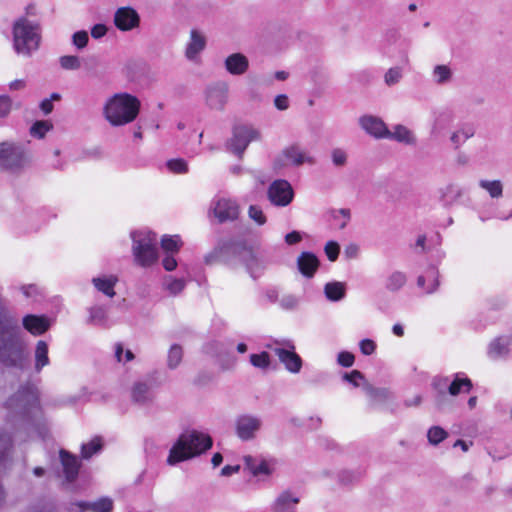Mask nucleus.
<instances>
[{
	"mask_svg": "<svg viewBox=\"0 0 512 512\" xmlns=\"http://www.w3.org/2000/svg\"><path fill=\"white\" fill-rule=\"evenodd\" d=\"M204 263H220L231 269L243 266L251 278L256 280L264 274L268 260L259 241L229 237L217 241L214 248L204 256Z\"/></svg>",
	"mask_w": 512,
	"mask_h": 512,
	"instance_id": "f257e3e1",
	"label": "nucleus"
},
{
	"mask_svg": "<svg viewBox=\"0 0 512 512\" xmlns=\"http://www.w3.org/2000/svg\"><path fill=\"white\" fill-rule=\"evenodd\" d=\"M30 351L18 319L11 313L0 286V365L25 371L30 367Z\"/></svg>",
	"mask_w": 512,
	"mask_h": 512,
	"instance_id": "f03ea898",
	"label": "nucleus"
},
{
	"mask_svg": "<svg viewBox=\"0 0 512 512\" xmlns=\"http://www.w3.org/2000/svg\"><path fill=\"white\" fill-rule=\"evenodd\" d=\"M9 410L6 421L17 430V422L25 428L40 430L39 418L43 415V409L40 402V392L31 382H26L19 386L18 390L12 394L4 403Z\"/></svg>",
	"mask_w": 512,
	"mask_h": 512,
	"instance_id": "7ed1b4c3",
	"label": "nucleus"
},
{
	"mask_svg": "<svg viewBox=\"0 0 512 512\" xmlns=\"http://www.w3.org/2000/svg\"><path fill=\"white\" fill-rule=\"evenodd\" d=\"M213 446L212 437L197 430L183 432L170 448L167 464L177 465L186 460L198 457Z\"/></svg>",
	"mask_w": 512,
	"mask_h": 512,
	"instance_id": "20e7f679",
	"label": "nucleus"
},
{
	"mask_svg": "<svg viewBox=\"0 0 512 512\" xmlns=\"http://www.w3.org/2000/svg\"><path fill=\"white\" fill-rule=\"evenodd\" d=\"M141 108L140 100L127 92L117 93L109 98L104 106L106 120L115 127L133 122Z\"/></svg>",
	"mask_w": 512,
	"mask_h": 512,
	"instance_id": "39448f33",
	"label": "nucleus"
},
{
	"mask_svg": "<svg viewBox=\"0 0 512 512\" xmlns=\"http://www.w3.org/2000/svg\"><path fill=\"white\" fill-rule=\"evenodd\" d=\"M13 48L17 54L31 56L39 48L41 35L40 25L21 16L16 19L12 27Z\"/></svg>",
	"mask_w": 512,
	"mask_h": 512,
	"instance_id": "423d86ee",
	"label": "nucleus"
},
{
	"mask_svg": "<svg viewBox=\"0 0 512 512\" xmlns=\"http://www.w3.org/2000/svg\"><path fill=\"white\" fill-rule=\"evenodd\" d=\"M133 255L135 262L141 267H151L159 258L156 234L153 232L132 231Z\"/></svg>",
	"mask_w": 512,
	"mask_h": 512,
	"instance_id": "0eeeda50",
	"label": "nucleus"
},
{
	"mask_svg": "<svg viewBox=\"0 0 512 512\" xmlns=\"http://www.w3.org/2000/svg\"><path fill=\"white\" fill-rule=\"evenodd\" d=\"M260 138V132L247 125H236L232 129V137L227 140L226 148L239 158H242L250 142Z\"/></svg>",
	"mask_w": 512,
	"mask_h": 512,
	"instance_id": "6e6552de",
	"label": "nucleus"
},
{
	"mask_svg": "<svg viewBox=\"0 0 512 512\" xmlns=\"http://www.w3.org/2000/svg\"><path fill=\"white\" fill-rule=\"evenodd\" d=\"M28 161L27 153L22 144L0 142V164L7 169L22 168Z\"/></svg>",
	"mask_w": 512,
	"mask_h": 512,
	"instance_id": "1a4fd4ad",
	"label": "nucleus"
},
{
	"mask_svg": "<svg viewBox=\"0 0 512 512\" xmlns=\"http://www.w3.org/2000/svg\"><path fill=\"white\" fill-rule=\"evenodd\" d=\"M158 374V371H154L148 375L146 381H136L133 384L131 388V399L134 403L140 406H146L153 402L155 395L152 389L162 385V382L157 380Z\"/></svg>",
	"mask_w": 512,
	"mask_h": 512,
	"instance_id": "9d476101",
	"label": "nucleus"
},
{
	"mask_svg": "<svg viewBox=\"0 0 512 512\" xmlns=\"http://www.w3.org/2000/svg\"><path fill=\"white\" fill-rule=\"evenodd\" d=\"M393 46H395L398 50L401 63L407 64L409 61L408 49L410 47V41L405 38H401L397 29L390 28L385 31L383 36L381 44L382 53L389 57L394 56L392 51Z\"/></svg>",
	"mask_w": 512,
	"mask_h": 512,
	"instance_id": "9b49d317",
	"label": "nucleus"
},
{
	"mask_svg": "<svg viewBox=\"0 0 512 512\" xmlns=\"http://www.w3.org/2000/svg\"><path fill=\"white\" fill-rule=\"evenodd\" d=\"M283 345L284 347L273 348L271 344H267L266 347L274 351L280 362L289 372L294 374L299 373L303 365V360L296 353L295 345L291 340L283 341Z\"/></svg>",
	"mask_w": 512,
	"mask_h": 512,
	"instance_id": "f8f14e48",
	"label": "nucleus"
},
{
	"mask_svg": "<svg viewBox=\"0 0 512 512\" xmlns=\"http://www.w3.org/2000/svg\"><path fill=\"white\" fill-rule=\"evenodd\" d=\"M261 427V418L252 414H241L235 419V434L243 442L255 439Z\"/></svg>",
	"mask_w": 512,
	"mask_h": 512,
	"instance_id": "ddd939ff",
	"label": "nucleus"
},
{
	"mask_svg": "<svg viewBox=\"0 0 512 512\" xmlns=\"http://www.w3.org/2000/svg\"><path fill=\"white\" fill-rule=\"evenodd\" d=\"M269 201L278 207L289 205L294 198V191L291 184L285 179L273 181L267 191Z\"/></svg>",
	"mask_w": 512,
	"mask_h": 512,
	"instance_id": "4468645a",
	"label": "nucleus"
},
{
	"mask_svg": "<svg viewBox=\"0 0 512 512\" xmlns=\"http://www.w3.org/2000/svg\"><path fill=\"white\" fill-rule=\"evenodd\" d=\"M52 322V319L46 314H26L22 318L21 329L23 328L34 336H40L51 328Z\"/></svg>",
	"mask_w": 512,
	"mask_h": 512,
	"instance_id": "2eb2a0df",
	"label": "nucleus"
},
{
	"mask_svg": "<svg viewBox=\"0 0 512 512\" xmlns=\"http://www.w3.org/2000/svg\"><path fill=\"white\" fill-rule=\"evenodd\" d=\"M140 24L138 12L130 7H120L114 14V25L120 31H131Z\"/></svg>",
	"mask_w": 512,
	"mask_h": 512,
	"instance_id": "dca6fc26",
	"label": "nucleus"
},
{
	"mask_svg": "<svg viewBox=\"0 0 512 512\" xmlns=\"http://www.w3.org/2000/svg\"><path fill=\"white\" fill-rule=\"evenodd\" d=\"M359 125L375 139H386L388 127L381 118L373 115H363L359 118Z\"/></svg>",
	"mask_w": 512,
	"mask_h": 512,
	"instance_id": "f3484780",
	"label": "nucleus"
},
{
	"mask_svg": "<svg viewBox=\"0 0 512 512\" xmlns=\"http://www.w3.org/2000/svg\"><path fill=\"white\" fill-rule=\"evenodd\" d=\"M213 213L221 224L227 221H234L239 216V206L236 201L221 198L216 201Z\"/></svg>",
	"mask_w": 512,
	"mask_h": 512,
	"instance_id": "a211bd4d",
	"label": "nucleus"
},
{
	"mask_svg": "<svg viewBox=\"0 0 512 512\" xmlns=\"http://www.w3.org/2000/svg\"><path fill=\"white\" fill-rule=\"evenodd\" d=\"M60 461L63 466V473L65 480L68 483L76 481L79 475L81 463L76 455L71 452L61 449L59 452Z\"/></svg>",
	"mask_w": 512,
	"mask_h": 512,
	"instance_id": "6ab92c4d",
	"label": "nucleus"
},
{
	"mask_svg": "<svg viewBox=\"0 0 512 512\" xmlns=\"http://www.w3.org/2000/svg\"><path fill=\"white\" fill-rule=\"evenodd\" d=\"M320 267V260L311 251H303L297 258V269L307 279L313 278Z\"/></svg>",
	"mask_w": 512,
	"mask_h": 512,
	"instance_id": "aec40b11",
	"label": "nucleus"
},
{
	"mask_svg": "<svg viewBox=\"0 0 512 512\" xmlns=\"http://www.w3.org/2000/svg\"><path fill=\"white\" fill-rule=\"evenodd\" d=\"M300 497L287 489L282 491L271 504L272 512H296Z\"/></svg>",
	"mask_w": 512,
	"mask_h": 512,
	"instance_id": "412c9836",
	"label": "nucleus"
},
{
	"mask_svg": "<svg viewBox=\"0 0 512 512\" xmlns=\"http://www.w3.org/2000/svg\"><path fill=\"white\" fill-rule=\"evenodd\" d=\"M228 86L225 83H217L206 89V102L212 109H222L227 101Z\"/></svg>",
	"mask_w": 512,
	"mask_h": 512,
	"instance_id": "4be33fe9",
	"label": "nucleus"
},
{
	"mask_svg": "<svg viewBox=\"0 0 512 512\" xmlns=\"http://www.w3.org/2000/svg\"><path fill=\"white\" fill-rule=\"evenodd\" d=\"M512 344L511 336H498L494 338L487 347V355L493 360L505 358L510 353L509 346Z\"/></svg>",
	"mask_w": 512,
	"mask_h": 512,
	"instance_id": "5701e85b",
	"label": "nucleus"
},
{
	"mask_svg": "<svg viewBox=\"0 0 512 512\" xmlns=\"http://www.w3.org/2000/svg\"><path fill=\"white\" fill-rule=\"evenodd\" d=\"M245 469L249 470V472L254 476L266 475L269 476L273 473L274 468H272L269 462L262 457H255L251 455H245L243 457Z\"/></svg>",
	"mask_w": 512,
	"mask_h": 512,
	"instance_id": "b1692460",
	"label": "nucleus"
},
{
	"mask_svg": "<svg viewBox=\"0 0 512 512\" xmlns=\"http://www.w3.org/2000/svg\"><path fill=\"white\" fill-rule=\"evenodd\" d=\"M224 66L228 73L239 76L248 70L249 60L243 53L236 52L226 57Z\"/></svg>",
	"mask_w": 512,
	"mask_h": 512,
	"instance_id": "393cba45",
	"label": "nucleus"
},
{
	"mask_svg": "<svg viewBox=\"0 0 512 512\" xmlns=\"http://www.w3.org/2000/svg\"><path fill=\"white\" fill-rule=\"evenodd\" d=\"M207 44L206 37L197 29L190 32V41L185 50V56L188 60H195L197 56L205 49Z\"/></svg>",
	"mask_w": 512,
	"mask_h": 512,
	"instance_id": "a878e982",
	"label": "nucleus"
},
{
	"mask_svg": "<svg viewBox=\"0 0 512 512\" xmlns=\"http://www.w3.org/2000/svg\"><path fill=\"white\" fill-rule=\"evenodd\" d=\"M75 504L77 505V507L87 509V511L91 512H113L114 509V502L108 496L100 497L99 499L93 502L77 500L75 501Z\"/></svg>",
	"mask_w": 512,
	"mask_h": 512,
	"instance_id": "bb28decb",
	"label": "nucleus"
},
{
	"mask_svg": "<svg viewBox=\"0 0 512 512\" xmlns=\"http://www.w3.org/2000/svg\"><path fill=\"white\" fill-rule=\"evenodd\" d=\"M473 388L471 379L463 372L454 374V379L450 381L449 395L457 396L460 393H469Z\"/></svg>",
	"mask_w": 512,
	"mask_h": 512,
	"instance_id": "cd10ccee",
	"label": "nucleus"
},
{
	"mask_svg": "<svg viewBox=\"0 0 512 512\" xmlns=\"http://www.w3.org/2000/svg\"><path fill=\"white\" fill-rule=\"evenodd\" d=\"M282 155L287 160V162L293 166H300L305 162L310 164L314 163L313 158L305 156V154L302 153L299 147L295 144L285 148L282 152Z\"/></svg>",
	"mask_w": 512,
	"mask_h": 512,
	"instance_id": "c85d7f7f",
	"label": "nucleus"
},
{
	"mask_svg": "<svg viewBox=\"0 0 512 512\" xmlns=\"http://www.w3.org/2000/svg\"><path fill=\"white\" fill-rule=\"evenodd\" d=\"M117 281L118 278L114 275H110L108 277H95L92 279V283L95 286V288L110 298L114 297L116 294L114 288Z\"/></svg>",
	"mask_w": 512,
	"mask_h": 512,
	"instance_id": "c756f323",
	"label": "nucleus"
},
{
	"mask_svg": "<svg viewBox=\"0 0 512 512\" xmlns=\"http://www.w3.org/2000/svg\"><path fill=\"white\" fill-rule=\"evenodd\" d=\"M324 294L329 301H341L346 296V284L338 281L328 282L324 286Z\"/></svg>",
	"mask_w": 512,
	"mask_h": 512,
	"instance_id": "7c9ffc66",
	"label": "nucleus"
},
{
	"mask_svg": "<svg viewBox=\"0 0 512 512\" xmlns=\"http://www.w3.org/2000/svg\"><path fill=\"white\" fill-rule=\"evenodd\" d=\"M386 139L394 140L407 145L415 144L416 140L412 132L404 125L397 124L394 131L388 129Z\"/></svg>",
	"mask_w": 512,
	"mask_h": 512,
	"instance_id": "2f4dec72",
	"label": "nucleus"
},
{
	"mask_svg": "<svg viewBox=\"0 0 512 512\" xmlns=\"http://www.w3.org/2000/svg\"><path fill=\"white\" fill-rule=\"evenodd\" d=\"M12 448V435L3 429H0V469L6 467Z\"/></svg>",
	"mask_w": 512,
	"mask_h": 512,
	"instance_id": "473e14b6",
	"label": "nucleus"
},
{
	"mask_svg": "<svg viewBox=\"0 0 512 512\" xmlns=\"http://www.w3.org/2000/svg\"><path fill=\"white\" fill-rule=\"evenodd\" d=\"M48 364V344L43 340H39L35 349V369L39 372L44 366Z\"/></svg>",
	"mask_w": 512,
	"mask_h": 512,
	"instance_id": "72a5a7b5",
	"label": "nucleus"
},
{
	"mask_svg": "<svg viewBox=\"0 0 512 512\" xmlns=\"http://www.w3.org/2000/svg\"><path fill=\"white\" fill-rule=\"evenodd\" d=\"M363 477V471L360 469L348 470L343 469L338 472L337 478L341 485L347 486L358 483Z\"/></svg>",
	"mask_w": 512,
	"mask_h": 512,
	"instance_id": "f704fd0d",
	"label": "nucleus"
},
{
	"mask_svg": "<svg viewBox=\"0 0 512 512\" xmlns=\"http://www.w3.org/2000/svg\"><path fill=\"white\" fill-rule=\"evenodd\" d=\"M160 244L167 254H175L180 250L182 241L179 235H164Z\"/></svg>",
	"mask_w": 512,
	"mask_h": 512,
	"instance_id": "c9c22d12",
	"label": "nucleus"
},
{
	"mask_svg": "<svg viewBox=\"0 0 512 512\" xmlns=\"http://www.w3.org/2000/svg\"><path fill=\"white\" fill-rule=\"evenodd\" d=\"M440 193V202L445 207L451 206L462 195V191L460 189H455V187L451 184L446 186L444 189H441Z\"/></svg>",
	"mask_w": 512,
	"mask_h": 512,
	"instance_id": "e433bc0d",
	"label": "nucleus"
},
{
	"mask_svg": "<svg viewBox=\"0 0 512 512\" xmlns=\"http://www.w3.org/2000/svg\"><path fill=\"white\" fill-rule=\"evenodd\" d=\"M102 448V439L100 437H95L88 443H83L81 445V457L83 459H90L93 455L100 452Z\"/></svg>",
	"mask_w": 512,
	"mask_h": 512,
	"instance_id": "4c0bfd02",
	"label": "nucleus"
},
{
	"mask_svg": "<svg viewBox=\"0 0 512 512\" xmlns=\"http://www.w3.org/2000/svg\"><path fill=\"white\" fill-rule=\"evenodd\" d=\"M406 281L407 278L403 272L395 271L388 277L385 287L391 292H396L406 284Z\"/></svg>",
	"mask_w": 512,
	"mask_h": 512,
	"instance_id": "58836bf2",
	"label": "nucleus"
},
{
	"mask_svg": "<svg viewBox=\"0 0 512 512\" xmlns=\"http://www.w3.org/2000/svg\"><path fill=\"white\" fill-rule=\"evenodd\" d=\"M183 358V349L179 344H172L167 356V367L171 370L176 369Z\"/></svg>",
	"mask_w": 512,
	"mask_h": 512,
	"instance_id": "ea45409f",
	"label": "nucleus"
},
{
	"mask_svg": "<svg viewBox=\"0 0 512 512\" xmlns=\"http://www.w3.org/2000/svg\"><path fill=\"white\" fill-rule=\"evenodd\" d=\"M186 287V280L184 278H174L166 276L164 288L173 296L180 294Z\"/></svg>",
	"mask_w": 512,
	"mask_h": 512,
	"instance_id": "a19ab883",
	"label": "nucleus"
},
{
	"mask_svg": "<svg viewBox=\"0 0 512 512\" xmlns=\"http://www.w3.org/2000/svg\"><path fill=\"white\" fill-rule=\"evenodd\" d=\"M249 362L255 368L266 370L271 366V356L267 351L252 353L249 356Z\"/></svg>",
	"mask_w": 512,
	"mask_h": 512,
	"instance_id": "79ce46f5",
	"label": "nucleus"
},
{
	"mask_svg": "<svg viewBox=\"0 0 512 512\" xmlns=\"http://www.w3.org/2000/svg\"><path fill=\"white\" fill-rule=\"evenodd\" d=\"M449 436L441 426H432L427 431V439L430 445L437 446Z\"/></svg>",
	"mask_w": 512,
	"mask_h": 512,
	"instance_id": "37998d69",
	"label": "nucleus"
},
{
	"mask_svg": "<svg viewBox=\"0 0 512 512\" xmlns=\"http://www.w3.org/2000/svg\"><path fill=\"white\" fill-rule=\"evenodd\" d=\"M424 276H426V281L430 282L431 284L427 286L426 293L431 294L435 292L439 285V271L435 265H429L425 271Z\"/></svg>",
	"mask_w": 512,
	"mask_h": 512,
	"instance_id": "c03bdc74",
	"label": "nucleus"
},
{
	"mask_svg": "<svg viewBox=\"0 0 512 512\" xmlns=\"http://www.w3.org/2000/svg\"><path fill=\"white\" fill-rule=\"evenodd\" d=\"M52 128L53 125L49 121L37 120L30 127V134L35 138L42 139Z\"/></svg>",
	"mask_w": 512,
	"mask_h": 512,
	"instance_id": "a18cd8bd",
	"label": "nucleus"
},
{
	"mask_svg": "<svg viewBox=\"0 0 512 512\" xmlns=\"http://www.w3.org/2000/svg\"><path fill=\"white\" fill-rule=\"evenodd\" d=\"M479 186L486 189L492 198L502 196L503 186L500 180L489 181L482 179L479 181Z\"/></svg>",
	"mask_w": 512,
	"mask_h": 512,
	"instance_id": "49530a36",
	"label": "nucleus"
},
{
	"mask_svg": "<svg viewBox=\"0 0 512 512\" xmlns=\"http://www.w3.org/2000/svg\"><path fill=\"white\" fill-rule=\"evenodd\" d=\"M167 169L175 174H183L188 172V163L183 158H173L166 162Z\"/></svg>",
	"mask_w": 512,
	"mask_h": 512,
	"instance_id": "de8ad7c7",
	"label": "nucleus"
},
{
	"mask_svg": "<svg viewBox=\"0 0 512 512\" xmlns=\"http://www.w3.org/2000/svg\"><path fill=\"white\" fill-rule=\"evenodd\" d=\"M59 64L64 70L73 71L81 67V61L77 55H63L59 58Z\"/></svg>",
	"mask_w": 512,
	"mask_h": 512,
	"instance_id": "09e8293b",
	"label": "nucleus"
},
{
	"mask_svg": "<svg viewBox=\"0 0 512 512\" xmlns=\"http://www.w3.org/2000/svg\"><path fill=\"white\" fill-rule=\"evenodd\" d=\"M215 379V374L212 371L201 370L193 380V384L197 387H205L212 383Z\"/></svg>",
	"mask_w": 512,
	"mask_h": 512,
	"instance_id": "8fccbe9b",
	"label": "nucleus"
},
{
	"mask_svg": "<svg viewBox=\"0 0 512 512\" xmlns=\"http://www.w3.org/2000/svg\"><path fill=\"white\" fill-rule=\"evenodd\" d=\"M217 362L219 363L222 370H229L234 367L236 363V357L232 352L218 353Z\"/></svg>",
	"mask_w": 512,
	"mask_h": 512,
	"instance_id": "3c124183",
	"label": "nucleus"
},
{
	"mask_svg": "<svg viewBox=\"0 0 512 512\" xmlns=\"http://www.w3.org/2000/svg\"><path fill=\"white\" fill-rule=\"evenodd\" d=\"M431 386L436 391V393L449 394L450 379L446 376H435L432 379Z\"/></svg>",
	"mask_w": 512,
	"mask_h": 512,
	"instance_id": "603ef678",
	"label": "nucleus"
},
{
	"mask_svg": "<svg viewBox=\"0 0 512 512\" xmlns=\"http://www.w3.org/2000/svg\"><path fill=\"white\" fill-rule=\"evenodd\" d=\"M72 44L76 47L77 50L84 49L89 42L88 32L85 30H79L73 33L71 37Z\"/></svg>",
	"mask_w": 512,
	"mask_h": 512,
	"instance_id": "864d4df0",
	"label": "nucleus"
},
{
	"mask_svg": "<svg viewBox=\"0 0 512 512\" xmlns=\"http://www.w3.org/2000/svg\"><path fill=\"white\" fill-rule=\"evenodd\" d=\"M249 218L252 219L259 226H262L266 223L267 218L263 213V210L258 205H250L248 210Z\"/></svg>",
	"mask_w": 512,
	"mask_h": 512,
	"instance_id": "5fc2aeb1",
	"label": "nucleus"
},
{
	"mask_svg": "<svg viewBox=\"0 0 512 512\" xmlns=\"http://www.w3.org/2000/svg\"><path fill=\"white\" fill-rule=\"evenodd\" d=\"M402 78V68L399 66L391 67L385 73L384 79L388 86L397 84Z\"/></svg>",
	"mask_w": 512,
	"mask_h": 512,
	"instance_id": "6e6d98bb",
	"label": "nucleus"
},
{
	"mask_svg": "<svg viewBox=\"0 0 512 512\" xmlns=\"http://www.w3.org/2000/svg\"><path fill=\"white\" fill-rule=\"evenodd\" d=\"M434 75L437 77V82L443 84L450 80L452 71L446 65H437L434 68Z\"/></svg>",
	"mask_w": 512,
	"mask_h": 512,
	"instance_id": "4d7b16f0",
	"label": "nucleus"
},
{
	"mask_svg": "<svg viewBox=\"0 0 512 512\" xmlns=\"http://www.w3.org/2000/svg\"><path fill=\"white\" fill-rule=\"evenodd\" d=\"M364 374L359 370H352L350 372H344L342 374V380L351 384L353 387H358L359 380H364Z\"/></svg>",
	"mask_w": 512,
	"mask_h": 512,
	"instance_id": "13d9d810",
	"label": "nucleus"
},
{
	"mask_svg": "<svg viewBox=\"0 0 512 512\" xmlns=\"http://www.w3.org/2000/svg\"><path fill=\"white\" fill-rule=\"evenodd\" d=\"M324 252L327 256V258L334 262L338 259L339 252H340V245L333 240H330L326 243L324 247Z\"/></svg>",
	"mask_w": 512,
	"mask_h": 512,
	"instance_id": "bf43d9fd",
	"label": "nucleus"
},
{
	"mask_svg": "<svg viewBox=\"0 0 512 512\" xmlns=\"http://www.w3.org/2000/svg\"><path fill=\"white\" fill-rule=\"evenodd\" d=\"M355 362V356L349 351H341L337 355V363L341 367L349 368L352 367Z\"/></svg>",
	"mask_w": 512,
	"mask_h": 512,
	"instance_id": "052dcab7",
	"label": "nucleus"
},
{
	"mask_svg": "<svg viewBox=\"0 0 512 512\" xmlns=\"http://www.w3.org/2000/svg\"><path fill=\"white\" fill-rule=\"evenodd\" d=\"M106 309L102 306H93L89 308V322H102L106 319Z\"/></svg>",
	"mask_w": 512,
	"mask_h": 512,
	"instance_id": "680f3d73",
	"label": "nucleus"
},
{
	"mask_svg": "<svg viewBox=\"0 0 512 512\" xmlns=\"http://www.w3.org/2000/svg\"><path fill=\"white\" fill-rule=\"evenodd\" d=\"M359 348L363 355L370 356L375 352L377 345L372 339L365 338L359 342Z\"/></svg>",
	"mask_w": 512,
	"mask_h": 512,
	"instance_id": "e2e57ef3",
	"label": "nucleus"
},
{
	"mask_svg": "<svg viewBox=\"0 0 512 512\" xmlns=\"http://www.w3.org/2000/svg\"><path fill=\"white\" fill-rule=\"evenodd\" d=\"M12 109V99L9 95H0V118H5L9 115Z\"/></svg>",
	"mask_w": 512,
	"mask_h": 512,
	"instance_id": "0e129e2a",
	"label": "nucleus"
},
{
	"mask_svg": "<svg viewBox=\"0 0 512 512\" xmlns=\"http://www.w3.org/2000/svg\"><path fill=\"white\" fill-rule=\"evenodd\" d=\"M331 156L333 164L337 167L344 166L347 162V155L340 148L333 149Z\"/></svg>",
	"mask_w": 512,
	"mask_h": 512,
	"instance_id": "69168bd1",
	"label": "nucleus"
},
{
	"mask_svg": "<svg viewBox=\"0 0 512 512\" xmlns=\"http://www.w3.org/2000/svg\"><path fill=\"white\" fill-rule=\"evenodd\" d=\"M339 215H341L344 218V220L338 226L340 229H344L347 226L351 217L350 209L341 208L339 210H332V216L334 219H337Z\"/></svg>",
	"mask_w": 512,
	"mask_h": 512,
	"instance_id": "338daca9",
	"label": "nucleus"
},
{
	"mask_svg": "<svg viewBox=\"0 0 512 512\" xmlns=\"http://www.w3.org/2000/svg\"><path fill=\"white\" fill-rule=\"evenodd\" d=\"M451 400L448 393H436L435 405L438 410L443 411L450 404Z\"/></svg>",
	"mask_w": 512,
	"mask_h": 512,
	"instance_id": "774afa93",
	"label": "nucleus"
}]
</instances>
